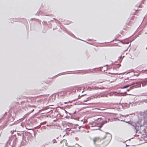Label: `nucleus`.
Here are the masks:
<instances>
[{
	"mask_svg": "<svg viewBox=\"0 0 147 147\" xmlns=\"http://www.w3.org/2000/svg\"><path fill=\"white\" fill-rule=\"evenodd\" d=\"M111 136L109 134L106 135L102 138L101 144L104 146H106L110 142L111 139Z\"/></svg>",
	"mask_w": 147,
	"mask_h": 147,
	"instance_id": "nucleus-1",
	"label": "nucleus"
},
{
	"mask_svg": "<svg viewBox=\"0 0 147 147\" xmlns=\"http://www.w3.org/2000/svg\"><path fill=\"white\" fill-rule=\"evenodd\" d=\"M93 141L94 144H96V142H99L102 141V138L99 137H96L93 139Z\"/></svg>",
	"mask_w": 147,
	"mask_h": 147,
	"instance_id": "nucleus-2",
	"label": "nucleus"
},
{
	"mask_svg": "<svg viewBox=\"0 0 147 147\" xmlns=\"http://www.w3.org/2000/svg\"><path fill=\"white\" fill-rule=\"evenodd\" d=\"M61 144L62 147H65V146H67V141L65 140H62L61 142Z\"/></svg>",
	"mask_w": 147,
	"mask_h": 147,
	"instance_id": "nucleus-3",
	"label": "nucleus"
},
{
	"mask_svg": "<svg viewBox=\"0 0 147 147\" xmlns=\"http://www.w3.org/2000/svg\"><path fill=\"white\" fill-rule=\"evenodd\" d=\"M98 120H99L100 121V122L99 125V126L100 127H101L105 123H107L106 121H102V119L101 118H99L98 119Z\"/></svg>",
	"mask_w": 147,
	"mask_h": 147,
	"instance_id": "nucleus-4",
	"label": "nucleus"
},
{
	"mask_svg": "<svg viewBox=\"0 0 147 147\" xmlns=\"http://www.w3.org/2000/svg\"><path fill=\"white\" fill-rule=\"evenodd\" d=\"M134 84V83H132L131 84H128V85H126L124 86L123 87V88H128V87L131 86H132Z\"/></svg>",
	"mask_w": 147,
	"mask_h": 147,
	"instance_id": "nucleus-5",
	"label": "nucleus"
},
{
	"mask_svg": "<svg viewBox=\"0 0 147 147\" xmlns=\"http://www.w3.org/2000/svg\"><path fill=\"white\" fill-rule=\"evenodd\" d=\"M133 88H134V87H130L129 89H127V91H129L131 89H132Z\"/></svg>",
	"mask_w": 147,
	"mask_h": 147,
	"instance_id": "nucleus-6",
	"label": "nucleus"
},
{
	"mask_svg": "<svg viewBox=\"0 0 147 147\" xmlns=\"http://www.w3.org/2000/svg\"><path fill=\"white\" fill-rule=\"evenodd\" d=\"M145 83V85H147V81H145L142 84L143 85L144 83Z\"/></svg>",
	"mask_w": 147,
	"mask_h": 147,
	"instance_id": "nucleus-7",
	"label": "nucleus"
},
{
	"mask_svg": "<svg viewBox=\"0 0 147 147\" xmlns=\"http://www.w3.org/2000/svg\"><path fill=\"white\" fill-rule=\"evenodd\" d=\"M53 141H55V140H54Z\"/></svg>",
	"mask_w": 147,
	"mask_h": 147,
	"instance_id": "nucleus-8",
	"label": "nucleus"
}]
</instances>
